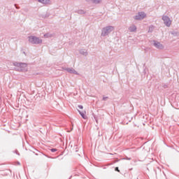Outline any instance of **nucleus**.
<instances>
[{
  "label": "nucleus",
  "instance_id": "nucleus-8",
  "mask_svg": "<svg viewBox=\"0 0 179 179\" xmlns=\"http://www.w3.org/2000/svg\"><path fill=\"white\" fill-rule=\"evenodd\" d=\"M79 53L81 55H83L84 57H87V55H88L87 50H85V49L79 50Z\"/></svg>",
  "mask_w": 179,
  "mask_h": 179
},
{
  "label": "nucleus",
  "instance_id": "nucleus-18",
  "mask_svg": "<svg viewBox=\"0 0 179 179\" xmlns=\"http://www.w3.org/2000/svg\"><path fill=\"white\" fill-rule=\"evenodd\" d=\"M78 108H80V110H83V106L78 105Z\"/></svg>",
  "mask_w": 179,
  "mask_h": 179
},
{
  "label": "nucleus",
  "instance_id": "nucleus-23",
  "mask_svg": "<svg viewBox=\"0 0 179 179\" xmlns=\"http://www.w3.org/2000/svg\"><path fill=\"white\" fill-rule=\"evenodd\" d=\"M17 155H20L19 153H17V152H16Z\"/></svg>",
  "mask_w": 179,
  "mask_h": 179
},
{
  "label": "nucleus",
  "instance_id": "nucleus-14",
  "mask_svg": "<svg viewBox=\"0 0 179 179\" xmlns=\"http://www.w3.org/2000/svg\"><path fill=\"white\" fill-rule=\"evenodd\" d=\"M76 13H78V15H85V13H86L83 10H78Z\"/></svg>",
  "mask_w": 179,
  "mask_h": 179
},
{
  "label": "nucleus",
  "instance_id": "nucleus-16",
  "mask_svg": "<svg viewBox=\"0 0 179 179\" xmlns=\"http://www.w3.org/2000/svg\"><path fill=\"white\" fill-rule=\"evenodd\" d=\"M44 37H45L46 38H48L49 37H51V34H44Z\"/></svg>",
  "mask_w": 179,
  "mask_h": 179
},
{
  "label": "nucleus",
  "instance_id": "nucleus-5",
  "mask_svg": "<svg viewBox=\"0 0 179 179\" xmlns=\"http://www.w3.org/2000/svg\"><path fill=\"white\" fill-rule=\"evenodd\" d=\"M146 17V14L144 12H140L136 15V16L134 17V19L135 20H142Z\"/></svg>",
  "mask_w": 179,
  "mask_h": 179
},
{
  "label": "nucleus",
  "instance_id": "nucleus-10",
  "mask_svg": "<svg viewBox=\"0 0 179 179\" xmlns=\"http://www.w3.org/2000/svg\"><path fill=\"white\" fill-rule=\"evenodd\" d=\"M129 31L131 33H134V31H136V26L134 25V24L131 25V26L129 27Z\"/></svg>",
  "mask_w": 179,
  "mask_h": 179
},
{
  "label": "nucleus",
  "instance_id": "nucleus-12",
  "mask_svg": "<svg viewBox=\"0 0 179 179\" xmlns=\"http://www.w3.org/2000/svg\"><path fill=\"white\" fill-rule=\"evenodd\" d=\"M153 30H155V26L153 25L150 26L148 29V33H152Z\"/></svg>",
  "mask_w": 179,
  "mask_h": 179
},
{
  "label": "nucleus",
  "instance_id": "nucleus-7",
  "mask_svg": "<svg viewBox=\"0 0 179 179\" xmlns=\"http://www.w3.org/2000/svg\"><path fill=\"white\" fill-rule=\"evenodd\" d=\"M64 71H66V72H69V73H73L74 75H79V73L76 71L73 68H64Z\"/></svg>",
  "mask_w": 179,
  "mask_h": 179
},
{
  "label": "nucleus",
  "instance_id": "nucleus-20",
  "mask_svg": "<svg viewBox=\"0 0 179 179\" xmlns=\"http://www.w3.org/2000/svg\"><path fill=\"white\" fill-rule=\"evenodd\" d=\"M115 171L120 172V169H118V167H115Z\"/></svg>",
  "mask_w": 179,
  "mask_h": 179
},
{
  "label": "nucleus",
  "instance_id": "nucleus-1",
  "mask_svg": "<svg viewBox=\"0 0 179 179\" xmlns=\"http://www.w3.org/2000/svg\"><path fill=\"white\" fill-rule=\"evenodd\" d=\"M111 31H114V27L113 26H107L102 29L101 36L102 37H106V36H108Z\"/></svg>",
  "mask_w": 179,
  "mask_h": 179
},
{
  "label": "nucleus",
  "instance_id": "nucleus-11",
  "mask_svg": "<svg viewBox=\"0 0 179 179\" xmlns=\"http://www.w3.org/2000/svg\"><path fill=\"white\" fill-rule=\"evenodd\" d=\"M78 113L81 115L82 118H83V120H86V118H87V117L85 115V113L81 112L79 110H78Z\"/></svg>",
  "mask_w": 179,
  "mask_h": 179
},
{
  "label": "nucleus",
  "instance_id": "nucleus-6",
  "mask_svg": "<svg viewBox=\"0 0 179 179\" xmlns=\"http://www.w3.org/2000/svg\"><path fill=\"white\" fill-rule=\"evenodd\" d=\"M153 45L155 48H157L158 50H163V48H164V46H163V44L160 43V42L153 41Z\"/></svg>",
  "mask_w": 179,
  "mask_h": 179
},
{
  "label": "nucleus",
  "instance_id": "nucleus-9",
  "mask_svg": "<svg viewBox=\"0 0 179 179\" xmlns=\"http://www.w3.org/2000/svg\"><path fill=\"white\" fill-rule=\"evenodd\" d=\"M38 2H39V3H42L43 5H48L51 1L50 0H38Z\"/></svg>",
  "mask_w": 179,
  "mask_h": 179
},
{
  "label": "nucleus",
  "instance_id": "nucleus-2",
  "mask_svg": "<svg viewBox=\"0 0 179 179\" xmlns=\"http://www.w3.org/2000/svg\"><path fill=\"white\" fill-rule=\"evenodd\" d=\"M29 41L31 43V44H41L43 43V40L37 36H29L28 37Z\"/></svg>",
  "mask_w": 179,
  "mask_h": 179
},
{
  "label": "nucleus",
  "instance_id": "nucleus-17",
  "mask_svg": "<svg viewBox=\"0 0 179 179\" xmlns=\"http://www.w3.org/2000/svg\"><path fill=\"white\" fill-rule=\"evenodd\" d=\"M57 150L56 148H52V149H50V151L52 152V153L57 152Z\"/></svg>",
  "mask_w": 179,
  "mask_h": 179
},
{
  "label": "nucleus",
  "instance_id": "nucleus-3",
  "mask_svg": "<svg viewBox=\"0 0 179 179\" xmlns=\"http://www.w3.org/2000/svg\"><path fill=\"white\" fill-rule=\"evenodd\" d=\"M13 65L14 66H17V68H20L18 71H24V69L27 66L26 63L14 62Z\"/></svg>",
  "mask_w": 179,
  "mask_h": 179
},
{
  "label": "nucleus",
  "instance_id": "nucleus-21",
  "mask_svg": "<svg viewBox=\"0 0 179 179\" xmlns=\"http://www.w3.org/2000/svg\"><path fill=\"white\" fill-rule=\"evenodd\" d=\"M125 159V160H131V158H129V157H127L126 158H124Z\"/></svg>",
  "mask_w": 179,
  "mask_h": 179
},
{
  "label": "nucleus",
  "instance_id": "nucleus-19",
  "mask_svg": "<svg viewBox=\"0 0 179 179\" xmlns=\"http://www.w3.org/2000/svg\"><path fill=\"white\" fill-rule=\"evenodd\" d=\"M108 99V97H107V96H103V101H106V100H107Z\"/></svg>",
  "mask_w": 179,
  "mask_h": 179
},
{
  "label": "nucleus",
  "instance_id": "nucleus-13",
  "mask_svg": "<svg viewBox=\"0 0 179 179\" xmlns=\"http://www.w3.org/2000/svg\"><path fill=\"white\" fill-rule=\"evenodd\" d=\"M92 3H95V5H97L101 2V0H90Z\"/></svg>",
  "mask_w": 179,
  "mask_h": 179
},
{
  "label": "nucleus",
  "instance_id": "nucleus-15",
  "mask_svg": "<svg viewBox=\"0 0 179 179\" xmlns=\"http://www.w3.org/2000/svg\"><path fill=\"white\" fill-rule=\"evenodd\" d=\"M171 34H172V36H174V37H176V36H178V32L171 31Z\"/></svg>",
  "mask_w": 179,
  "mask_h": 179
},
{
  "label": "nucleus",
  "instance_id": "nucleus-4",
  "mask_svg": "<svg viewBox=\"0 0 179 179\" xmlns=\"http://www.w3.org/2000/svg\"><path fill=\"white\" fill-rule=\"evenodd\" d=\"M162 20L164 21L165 26H166L167 27H170V26H171V20H170V17H169V16L164 15L162 17Z\"/></svg>",
  "mask_w": 179,
  "mask_h": 179
},
{
  "label": "nucleus",
  "instance_id": "nucleus-22",
  "mask_svg": "<svg viewBox=\"0 0 179 179\" xmlns=\"http://www.w3.org/2000/svg\"><path fill=\"white\" fill-rule=\"evenodd\" d=\"M17 164H18L19 166H20V162H17Z\"/></svg>",
  "mask_w": 179,
  "mask_h": 179
}]
</instances>
